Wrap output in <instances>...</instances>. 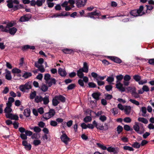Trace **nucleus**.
Returning a JSON list of instances; mask_svg holds the SVG:
<instances>
[{
    "instance_id": "1",
    "label": "nucleus",
    "mask_w": 154,
    "mask_h": 154,
    "mask_svg": "<svg viewBox=\"0 0 154 154\" xmlns=\"http://www.w3.org/2000/svg\"><path fill=\"white\" fill-rule=\"evenodd\" d=\"M117 79L116 84V87L119 89L120 91L122 92H124L125 91V88L123 87V85L120 82L123 79V76L122 74H120L116 76Z\"/></svg>"
},
{
    "instance_id": "2",
    "label": "nucleus",
    "mask_w": 154,
    "mask_h": 154,
    "mask_svg": "<svg viewBox=\"0 0 154 154\" xmlns=\"http://www.w3.org/2000/svg\"><path fill=\"white\" fill-rule=\"evenodd\" d=\"M32 88L31 83L30 82H26L24 85H21L19 87L20 90L24 92L26 90H29Z\"/></svg>"
},
{
    "instance_id": "3",
    "label": "nucleus",
    "mask_w": 154,
    "mask_h": 154,
    "mask_svg": "<svg viewBox=\"0 0 154 154\" xmlns=\"http://www.w3.org/2000/svg\"><path fill=\"white\" fill-rule=\"evenodd\" d=\"M32 17V15L30 14H27L21 17L19 19L20 22H24L29 20Z\"/></svg>"
},
{
    "instance_id": "4",
    "label": "nucleus",
    "mask_w": 154,
    "mask_h": 154,
    "mask_svg": "<svg viewBox=\"0 0 154 154\" xmlns=\"http://www.w3.org/2000/svg\"><path fill=\"white\" fill-rule=\"evenodd\" d=\"M101 13L99 11L97 10L91 13H89L88 14L87 17H90L91 18H92L94 19H95L96 18L94 16H98V18H99V17L101 16Z\"/></svg>"
},
{
    "instance_id": "5",
    "label": "nucleus",
    "mask_w": 154,
    "mask_h": 154,
    "mask_svg": "<svg viewBox=\"0 0 154 154\" xmlns=\"http://www.w3.org/2000/svg\"><path fill=\"white\" fill-rule=\"evenodd\" d=\"M6 2L8 3L7 6L9 8H12L13 7V3L17 5L19 4V2L18 0H8Z\"/></svg>"
},
{
    "instance_id": "6",
    "label": "nucleus",
    "mask_w": 154,
    "mask_h": 154,
    "mask_svg": "<svg viewBox=\"0 0 154 154\" xmlns=\"http://www.w3.org/2000/svg\"><path fill=\"white\" fill-rule=\"evenodd\" d=\"M63 134L61 136L60 138L61 141L64 143L65 144H67L68 142L69 141L70 138L67 136L66 134L65 133H63L64 131H62Z\"/></svg>"
},
{
    "instance_id": "7",
    "label": "nucleus",
    "mask_w": 154,
    "mask_h": 154,
    "mask_svg": "<svg viewBox=\"0 0 154 154\" xmlns=\"http://www.w3.org/2000/svg\"><path fill=\"white\" fill-rule=\"evenodd\" d=\"M81 79H79L78 80V83L81 87H84L85 85L84 82L85 83H87L89 81L88 78L87 76H85L84 78H83V80Z\"/></svg>"
},
{
    "instance_id": "8",
    "label": "nucleus",
    "mask_w": 154,
    "mask_h": 154,
    "mask_svg": "<svg viewBox=\"0 0 154 154\" xmlns=\"http://www.w3.org/2000/svg\"><path fill=\"white\" fill-rule=\"evenodd\" d=\"M6 116L7 118H9L12 120H18V116L17 115H14L12 113H8L6 114Z\"/></svg>"
},
{
    "instance_id": "9",
    "label": "nucleus",
    "mask_w": 154,
    "mask_h": 154,
    "mask_svg": "<svg viewBox=\"0 0 154 154\" xmlns=\"http://www.w3.org/2000/svg\"><path fill=\"white\" fill-rule=\"evenodd\" d=\"M105 127L101 125V124H99L97 126L96 128L100 130H106L108 129V125L106 123L104 124Z\"/></svg>"
},
{
    "instance_id": "10",
    "label": "nucleus",
    "mask_w": 154,
    "mask_h": 154,
    "mask_svg": "<svg viewBox=\"0 0 154 154\" xmlns=\"http://www.w3.org/2000/svg\"><path fill=\"white\" fill-rule=\"evenodd\" d=\"M108 58L112 61L118 63H120L122 62V60L119 58L113 56H108Z\"/></svg>"
},
{
    "instance_id": "11",
    "label": "nucleus",
    "mask_w": 154,
    "mask_h": 154,
    "mask_svg": "<svg viewBox=\"0 0 154 154\" xmlns=\"http://www.w3.org/2000/svg\"><path fill=\"white\" fill-rule=\"evenodd\" d=\"M87 0H82L81 1H77L76 3V6L78 8L83 7L85 5Z\"/></svg>"
},
{
    "instance_id": "12",
    "label": "nucleus",
    "mask_w": 154,
    "mask_h": 154,
    "mask_svg": "<svg viewBox=\"0 0 154 154\" xmlns=\"http://www.w3.org/2000/svg\"><path fill=\"white\" fill-rule=\"evenodd\" d=\"M58 73L61 76L63 77L66 76L67 75L66 71L61 68H60L58 69Z\"/></svg>"
},
{
    "instance_id": "13",
    "label": "nucleus",
    "mask_w": 154,
    "mask_h": 154,
    "mask_svg": "<svg viewBox=\"0 0 154 154\" xmlns=\"http://www.w3.org/2000/svg\"><path fill=\"white\" fill-rule=\"evenodd\" d=\"M100 93L98 92L93 93L92 94L91 96L94 99L96 100L97 101L99 100L100 97Z\"/></svg>"
},
{
    "instance_id": "14",
    "label": "nucleus",
    "mask_w": 154,
    "mask_h": 154,
    "mask_svg": "<svg viewBox=\"0 0 154 154\" xmlns=\"http://www.w3.org/2000/svg\"><path fill=\"white\" fill-rule=\"evenodd\" d=\"M82 69H79L77 71V75L78 77L80 79H82L84 78V74L83 73V71L82 70Z\"/></svg>"
},
{
    "instance_id": "15",
    "label": "nucleus",
    "mask_w": 154,
    "mask_h": 154,
    "mask_svg": "<svg viewBox=\"0 0 154 154\" xmlns=\"http://www.w3.org/2000/svg\"><path fill=\"white\" fill-rule=\"evenodd\" d=\"M50 80V81H48L46 83L48 84V86L51 87L53 84L56 85V80L54 78H51Z\"/></svg>"
},
{
    "instance_id": "16",
    "label": "nucleus",
    "mask_w": 154,
    "mask_h": 154,
    "mask_svg": "<svg viewBox=\"0 0 154 154\" xmlns=\"http://www.w3.org/2000/svg\"><path fill=\"white\" fill-rule=\"evenodd\" d=\"M17 31V29L14 27H13L10 28L9 30L8 29V33L9 32L10 34L14 35Z\"/></svg>"
},
{
    "instance_id": "17",
    "label": "nucleus",
    "mask_w": 154,
    "mask_h": 154,
    "mask_svg": "<svg viewBox=\"0 0 154 154\" xmlns=\"http://www.w3.org/2000/svg\"><path fill=\"white\" fill-rule=\"evenodd\" d=\"M114 81V78L113 74L111 75V76L108 77L106 81H107L109 84H112V83Z\"/></svg>"
},
{
    "instance_id": "18",
    "label": "nucleus",
    "mask_w": 154,
    "mask_h": 154,
    "mask_svg": "<svg viewBox=\"0 0 154 154\" xmlns=\"http://www.w3.org/2000/svg\"><path fill=\"white\" fill-rule=\"evenodd\" d=\"M35 47L33 46H30L28 45H24L22 47V50L23 51L25 50L29 49H30L32 50L35 49Z\"/></svg>"
},
{
    "instance_id": "19",
    "label": "nucleus",
    "mask_w": 154,
    "mask_h": 154,
    "mask_svg": "<svg viewBox=\"0 0 154 154\" xmlns=\"http://www.w3.org/2000/svg\"><path fill=\"white\" fill-rule=\"evenodd\" d=\"M6 74L5 76V79L8 80H10L12 79V77L11 72L7 69L6 70Z\"/></svg>"
},
{
    "instance_id": "20",
    "label": "nucleus",
    "mask_w": 154,
    "mask_h": 154,
    "mask_svg": "<svg viewBox=\"0 0 154 154\" xmlns=\"http://www.w3.org/2000/svg\"><path fill=\"white\" fill-rule=\"evenodd\" d=\"M143 5H141L140 7V8L139 9L137 10H136V11H137V13H138V16H142L143 14H145V12H143L142 14H140L141 13L142 11L143 10Z\"/></svg>"
},
{
    "instance_id": "21",
    "label": "nucleus",
    "mask_w": 154,
    "mask_h": 154,
    "mask_svg": "<svg viewBox=\"0 0 154 154\" xmlns=\"http://www.w3.org/2000/svg\"><path fill=\"white\" fill-rule=\"evenodd\" d=\"M30 113L31 111L29 109H26L24 110L23 114L26 117H28L30 116Z\"/></svg>"
},
{
    "instance_id": "22",
    "label": "nucleus",
    "mask_w": 154,
    "mask_h": 154,
    "mask_svg": "<svg viewBox=\"0 0 154 154\" xmlns=\"http://www.w3.org/2000/svg\"><path fill=\"white\" fill-rule=\"evenodd\" d=\"M43 97L41 96H36L35 99V102L37 103L42 102Z\"/></svg>"
},
{
    "instance_id": "23",
    "label": "nucleus",
    "mask_w": 154,
    "mask_h": 154,
    "mask_svg": "<svg viewBox=\"0 0 154 154\" xmlns=\"http://www.w3.org/2000/svg\"><path fill=\"white\" fill-rule=\"evenodd\" d=\"M55 98L61 101L62 102H64L66 100L65 97L62 95H59V96H55Z\"/></svg>"
},
{
    "instance_id": "24",
    "label": "nucleus",
    "mask_w": 154,
    "mask_h": 154,
    "mask_svg": "<svg viewBox=\"0 0 154 154\" xmlns=\"http://www.w3.org/2000/svg\"><path fill=\"white\" fill-rule=\"evenodd\" d=\"M131 107L130 106H125L124 110L125 114L128 115L131 112Z\"/></svg>"
},
{
    "instance_id": "25",
    "label": "nucleus",
    "mask_w": 154,
    "mask_h": 154,
    "mask_svg": "<svg viewBox=\"0 0 154 154\" xmlns=\"http://www.w3.org/2000/svg\"><path fill=\"white\" fill-rule=\"evenodd\" d=\"M133 128L136 132H137V133H139L140 134H142V133L139 132L140 129V127L138 123L135 122V125H134L133 126Z\"/></svg>"
},
{
    "instance_id": "26",
    "label": "nucleus",
    "mask_w": 154,
    "mask_h": 154,
    "mask_svg": "<svg viewBox=\"0 0 154 154\" xmlns=\"http://www.w3.org/2000/svg\"><path fill=\"white\" fill-rule=\"evenodd\" d=\"M42 101L43 103L45 105L48 104L49 102V97L48 95H46L44 98L43 97Z\"/></svg>"
},
{
    "instance_id": "27",
    "label": "nucleus",
    "mask_w": 154,
    "mask_h": 154,
    "mask_svg": "<svg viewBox=\"0 0 154 154\" xmlns=\"http://www.w3.org/2000/svg\"><path fill=\"white\" fill-rule=\"evenodd\" d=\"M107 150L109 152H113L115 154H116L117 152L116 148L114 147H109L107 148Z\"/></svg>"
},
{
    "instance_id": "28",
    "label": "nucleus",
    "mask_w": 154,
    "mask_h": 154,
    "mask_svg": "<svg viewBox=\"0 0 154 154\" xmlns=\"http://www.w3.org/2000/svg\"><path fill=\"white\" fill-rule=\"evenodd\" d=\"M62 51L65 54H71L73 51L72 49L68 48H64L62 50Z\"/></svg>"
},
{
    "instance_id": "29",
    "label": "nucleus",
    "mask_w": 154,
    "mask_h": 154,
    "mask_svg": "<svg viewBox=\"0 0 154 154\" xmlns=\"http://www.w3.org/2000/svg\"><path fill=\"white\" fill-rule=\"evenodd\" d=\"M45 1L46 0H37V5L38 7L41 6L45 3Z\"/></svg>"
},
{
    "instance_id": "30",
    "label": "nucleus",
    "mask_w": 154,
    "mask_h": 154,
    "mask_svg": "<svg viewBox=\"0 0 154 154\" xmlns=\"http://www.w3.org/2000/svg\"><path fill=\"white\" fill-rule=\"evenodd\" d=\"M138 120L139 121L142 122L145 124H146L148 123L147 120L146 119L143 117H139Z\"/></svg>"
},
{
    "instance_id": "31",
    "label": "nucleus",
    "mask_w": 154,
    "mask_h": 154,
    "mask_svg": "<svg viewBox=\"0 0 154 154\" xmlns=\"http://www.w3.org/2000/svg\"><path fill=\"white\" fill-rule=\"evenodd\" d=\"M49 115V118H51L54 115L55 112L54 109H50L48 112Z\"/></svg>"
},
{
    "instance_id": "32",
    "label": "nucleus",
    "mask_w": 154,
    "mask_h": 154,
    "mask_svg": "<svg viewBox=\"0 0 154 154\" xmlns=\"http://www.w3.org/2000/svg\"><path fill=\"white\" fill-rule=\"evenodd\" d=\"M133 79L136 82H138L141 79V77L138 75H135L133 76Z\"/></svg>"
},
{
    "instance_id": "33",
    "label": "nucleus",
    "mask_w": 154,
    "mask_h": 154,
    "mask_svg": "<svg viewBox=\"0 0 154 154\" xmlns=\"http://www.w3.org/2000/svg\"><path fill=\"white\" fill-rule=\"evenodd\" d=\"M32 75V74L31 72H26L22 75V77L24 78L25 79H27Z\"/></svg>"
},
{
    "instance_id": "34",
    "label": "nucleus",
    "mask_w": 154,
    "mask_h": 154,
    "mask_svg": "<svg viewBox=\"0 0 154 154\" xmlns=\"http://www.w3.org/2000/svg\"><path fill=\"white\" fill-rule=\"evenodd\" d=\"M36 96V92L35 91H34L33 92H31L30 94V99L32 100Z\"/></svg>"
},
{
    "instance_id": "35",
    "label": "nucleus",
    "mask_w": 154,
    "mask_h": 154,
    "mask_svg": "<svg viewBox=\"0 0 154 154\" xmlns=\"http://www.w3.org/2000/svg\"><path fill=\"white\" fill-rule=\"evenodd\" d=\"M16 24V22L14 21H11V22L8 23L6 26V28H9L10 27H12Z\"/></svg>"
},
{
    "instance_id": "36",
    "label": "nucleus",
    "mask_w": 154,
    "mask_h": 154,
    "mask_svg": "<svg viewBox=\"0 0 154 154\" xmlns=\"http://www.w3.org/2000/svg\"><path fill=\"white\" fill-rule=\"evenodd\" d=\"M141 111L143 113V114H142V116L145 117L146 114V108L144 106L142 107L141 108Z\"/></svg>"
},
{
    "instance_id": "37",
    "label": "nucleus",
    "mask_w": 154,
    "mask_h": 154,
    "mask_svg": "<svg viewBox=\"0 0 154 154\" xmlns=\"http://www.w3.org/2000/svg\"><path fill=\"white\" fill-rule=\"evenodd\" d=\"M123 130V127L121 125H118L116 128V131L117 132L118 134H119Z\"/></svg>"
},
{
    "instance_id": "38",
    "label": "nucleus",
    "mask_w": 154,
    "mask_h": 154,
    "mask_svg": "<svg viewBox=\"0 0 154 154\" xmlns=\"http://www.w3.org/2000/svg\"><path fill=\"white\" fill-rule=\"evenodd\" d=\"M51 75L49 73H47L44 76V79L45 80L46 82H47L51 79Z\"/></svg>"
},
{
    "instance_id": "39",
    "label": "nucleus",
    "mask_w": 154,
    "mask_h": 154,
    "mask_svg": "<svg viewBox=\"0 0 154 154\" xmlns=\"http://www.w3.org/2000/svg\"><path fill=\"white\" fill-rule=\"evenodd\" d=\"M12 72L14 74H19L21 72V71L19 69L15 68L12 69Z\"/></svg>"
},
{
    "instance_id": "40",
    "label": "nucleus",
    "mask_w": 154,
    "mask_h": 154,
    "mask_svg": "<svg viewBox=\"0 0 154 154\" xmlns=\"http://www.w3.org/2000/svg\"><path fill=\"white\" fill-rule=\"evenodd\" d=\"M76 85L75 84H71L69 85L67 87L68 90H72L75 88Z\"/></svg>"
},
{
    "instance_id": "41",
    "label": "nucleus",
    "mask_w": 154,
    "mask_h": 154,
    "mask_svg": "<svg viewBox=\"0 0 154 154\" xmlns=\"http://www.w3.org/2000/svg\"><path fill=\"white\" fill-rule=\"evenodd\" d=\"M88 87L90 88H93L96 87V85L94 82H89L88 83Z\"/></svg>"
},
{
    "instance_id": "42",
    "label": "nucleus",
    "mask_w": 154,
    "mask_h": 154,
    "mask_svg": "<svg viewBox=\"0 0 154 154\" xmlns=\"http://www.w3.org/2000/svg\"><path fill=\"white\" fill-rule=\"evenodd\" d=\"M130 14L134 17H137L138 16V13L137 11H136V10H134L131 11L130 12Z\"/></svg>"
},
{
    "instance_id": "43",
    "label": "nucleus",
    "mask_w": 154,
    "mask_h": 154,
    "mask_svg": "<svg viewBox=\"0 0 154 154\" xmlns=\"http://www.w3.org/2000/svg\"><path fill=\"white\" fill-rule=\"evenodd\" d=\"M12 111V109L11 108L6 107L4 109L5 112L6 113V114L11 113H10Z\"/></svg>"
},
{
    "instance_id": "44",
    "label": "nucleus",
    "mask_w": 154,
    "mask_h": 154,
    "mask_svg": "<svg viewBox=\"0 0 154 154\" xmlns=\"http://www.w3.org/2000/svg\"><path fill=\"white\" fill-rule=\"evenodd\" d=\"M7 28H6V26L5 27H4L3 25H0V29H1V31L2 32L8 33V29H7Z\"/></svg>"
},
{
    "instance_id": "45",
    "label": "nucleus",
    "mask_w": 154,
    "mask_h": 154,
    "mask_svg": "<svg viewBox=\"0 0 154 154\" xmlns=\"http://www.w3.org/2000/svg\"><path fill=\"white\" fill-rule=\"evenodd\" d=\"M40 137V136L39 134L37 133H34L32 134V135L31 136V138L32 139H38Z\"/></svg>"
},
{
    "instance_id": "46",
    "label": "nucleus",
    "mask_w": 154,
    "mask_h": 154,
    "mask_svg": "<svg viewBox=\"0 0 154 154\" xmlns=\"http://www.w3.org/2000/svg\"><path fill=\"white\" fill-rule=\"evenodd\" d=\"M59 102L57 100V99H53L52 100V104L54 106H57L59 103Z\"/></svg>"
},
{
    "instance_id": "47",
    "label": "nucleus",
    "mask_w": 154,
    "mask_h": 154,
    "mask_svg": "<svg viewBox=\"0 0 154 154\" xmlns=\"http://www.w3.org/2000/svg\"><path fill=\"white\" fill-rule=\"evenodd\" d=\"M41 143V141L39 140H34L33 141V144L35 146H37L40 144Z\"/></svg>"
},
{
    "instance_id": "48",
    "label": "nucleus",
    "mask_w": 154,
    "mask_h": 154,
    "mask_svg": "<svg viewBox=\"0 0 154 154\" xmlns=\"http://www.w3.org/2000/svg\"><path fill=\"white\" fill-rule=\"evenodd\" d=\"M48 89V87L45 84L43 85L42 86L41 89L43 92H45Z\"/></svg>"
},
{
    "instance_id": "49",
    "label": "nucleus",
    "mask_w": 154,
    "mask_h": 154,
    "mask_svg": "<svg viewBox=\"0 0 154 154\" xmlns=\"http://www.w3.org/2000/svg\"><path fill=\"white\" fill-rule=\"evenodd\" d=\"M133 147L136 148H139L140 146V144L137 142H135L132 145Z\"/></svg>"
},
{
    "instance_id": "50",
    "label": "nucleus",
    "mask_w": 154,
    "mask_h": 154,
    "mask_svg": "<svg viewBox=\"0 0 154 154\" xmlns=\"http://www.w3.org/2000/svg\"><path fill=\"white\" fill-rule=\"evenodd\" d=\"M112 87H113L112 85H109L106 86L105 87V88L106 91H110L112 90Z\"/></svg>"
},
{
    "instance_id": "51",
    "label": "nucleus",
    "mask_w": 154,
    "mask_h": 154,
    "mask_svg": "<svg viewBox=\"0 0 154 154\" xmlns=\"http://www.w3.org/2000/svg\"><path fill=\"white\" fill-rule=\"evenodd\" d=\"M124 129L125 130L127 131H132L133 130V129L132 128L131 129L129 125H125L124 126Z\"/></svg>"
},
{
    "instance_id": "52",
    "label": "nucleus",
    "mask_w": 154,
    "mask_h": 154,
    "mask_svg": "<svg viewBox=\"0 0 154 154\" xmlns=\"http://www.w3.org/2000/svg\"><path fill=\"white\" fill-rule=\"evenodd\" d=\"M123 149L125 150H128L130 151H133L134 149L132 147L129 146H125L123 147Z\"/></svg>"
},
{
    "instance_id": "53",
    "label": "nucleus",
    "mask_w": 154,
    "mask_h": 154,
    "mask_svg": "<svg viewBox=\"0 0 154 154\" xmlns=\"http://www.w3.org/2000/svg\"><path fill=\"white\" fill-rule=\"evenodd\" d=\"M131 77L130 76L128 75H125L123 77V79L124 81H129L131 79Z\"/></svg>"
},
{
    "instance_id": "54",
    "label": "nucleus",
    "mask_w": 154,
    "mask_h": 154,
    "mask_svg": "<svg viewBox=\"0 0 154 154\" xmlns=\"http://www.w3.org/2000/svg\"><path fill=\"white\" fill-rule=\"evenodd\" d=\"M91 119V117L90 116H87L84 119V121L85 122H90Z\"/></svg>"
},
{
    "instance_id": "55",
    "label": "nucleus",
    "mask_w": 154,
    "mask_h": 154,
    "mask_svg": "<svg viewBox=\"0 0 154 154\" xmlns=\"http://www.w3.org/2000/svg\"><path fill=\"white\" fill-rule=\"evenodd\" d=\"M105 98L106 100H110L113 97L112 95L109 94H105Z\"/></svg>"
},
{
    "instance_id": "56",
    "label": "nucleus",
    "mask_w": 154,
    "mask_h": 154,
    "mask_svg": "<svg viewBox=\"0 0 154 154\" xmlns=\"http://www.w3.org/2000/svg\"><path fill=\"white\" fill-rule=\"evenodd\" d=\"M129 101L131 103L137 106L139 105L140 104L139 102L135 100H134L132 99H130L129 100Z\"/></svg>"
},
{
    "instance_id": "57",
    "label": "nucleus",
    "mask_w": 154,
    "mask_h": 154,
    "mask_svg": "<svg viewBox=\"0 0 154 154\" xmlns=\"http://www.w3.org/2000/svg\"><path fill=\"white\" fill-rule=\"evenodd\" d=\"M33 130L36 133L39 132L41 131V129L38 126H35L33 128Z\"/></svg>"
},
{
    "instance_id": "58",
    "label": "nucleus",
    "mask_w": 154,
    "mask_h": 154,
    "mask_svg": "<svg viewBox=\"0 0 154 154\" xmlns=\"http://www.w3.org/2000/svg\"><path fill=\"white\" fill-rule=\"evenodd\" d=\"M96 80L97 81L98 85L99 86L103 85L105 84V82L104 81H99L98 79H96Z\"/></svg>"
},
{
    "instance_id": "59",
    "label": "nucleus",
    "mask_w": 154,
    "mask_h": 154,
    "mask_svg": "<svg viewBox=\"0 0 154 154\" xmlns=\"http://www.w3.org/2000/svg\"><path fill=\"white\" fill-rule=\"evenodd\" d=\"M50 124L51 126L55 127L57 125V122L55 121L51 120L50 122Z\"/></svg>"
},
{
    "instance_id": "60",
    "label": "nucleus",
    "mask_w": 154,
    "mask_h": 154,
    "mask_svg": "<svg viewBox=\"0 0 154 154\" xmlns=\"http://www.w3.org/2000/svg\"><path fill=\"white\" fill-rule=\"evenodd\" d=\"M142 89L144 91L148 92L149 91V88L146 85H143L142 88Z\"/></svg>"
},
{
    "instance_id": "61",
    "label": "nucleus",
    "mask_w": 154,
    "mask_h": 154,
    "mask_svg": "<svg viewBox=\"0 0 154 154\" xmlns=\"http://www.w3.org/2000/svg\"><path fill=\"white\" fill-rule=\"evenodd\" d=\"M20 138L23 140H25L27 139V137L26 135L23 133H22L20 135Z\"/></svg>"
},
{
    "instance_id": "62",
    "label": "nucleus",
    "mask_w": 154,
    "mask_h": 154,
    "mask_svg": "<svg viewBox=\"0 0 154 154\" xmlns=\"http://www.w3.org/2000/svg\"><path fill=\"white\" fill-rule=\"evenodd\" d=\"M43 117L46 120H47L50 119L49 115L48 112H47L43 115Z\"/></svg>"
},
{
    "instance_id": "63",
    "label": "nucleus",
    "mask_w": 154,
    "mask_h": 154,
    "mask_svg": "<svg viewBox=\"0 0 154 154\" xmlns=\"http://www.w3.org/2000/svg\"><path fill=\"white\" fill-rule=\"evenodd\" d=\"M124 121L126 123H130L131 121V119L130 117H126L124 119Z\"/></svg>"
},
{
    "instance_id": "64",
    "label": "nucleus",
    "mask_w": 154,
    "mask_h": 154,
    "mask_svg": "<svg viewBox=\"0 0 154 154\" xmlns=\"http://www.w3.org/2000/svg\"><path fill=\"white\" fill-rule=\"evenodd\" d=\"M106 117L104 116H101L99 118V119L102 122H104L106 120Z\"/></svg>"
}]
</instances>
